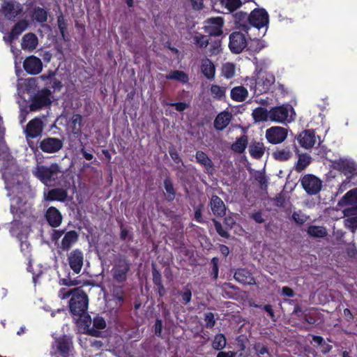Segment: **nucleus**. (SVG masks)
<instances>
[{
  "label": "nucleus",
  "instance_id": "nucleus-51",
  "mask_svg": "<svg viewBox=\"0 0 357 357\" xmlns=\"http://www.w3.org/2000/svg\"><path fill=\"white\" fill-rule=\"evenodd\" d=\"M195 43L200 47H206L208 44V38L206 36L202 34L195 35L194 37Z\"/></svg>",
  "mask_w": 357,
  "mask_h": 357
},
{
  "label": "nucleus",
  "instance_id": "nucleus-19",
  "mask_svg": "<svg viewBox=\"0 0 357 357\" xmlns=\"http://www.w3.org/2000/svg\"><path fill=\"white\" fill-rule=\"evenodd\" d=\"M22 11V6L16 2H4L1 6V13L8 20H13Z\"/></svg>",
  "mask_w": 357,
  "mask_h": 357
},
{
  "label": "nucleus",
  "instance_id": "nucleus-12",
  "mask_svg": "<svg viewBox=\"0 0 357 357\" xmlns=\"http://www.w3.org/2000/svg\"><path fill=\"white\" fill-rule=\"evenodd\" d=\"M224 20L221 17H211L205 21L204 31L211 36H220L222 33Z\"/></svg>",
  "mask_w": 357,
  "mask_h": 357
},
{
  "label": "nucleus",
  "instance_id": "nucleus-3",
  "mask_svg": "<svg viewBox=\"0 0 357 357\" xmlns=\"http://www.w3.org/2000/svg\"><path fill=\"white\" fill-rule=\"evenodd\" d=\"M58 296L61 300L70 297L69 307L71 313L77 317L86 318L85 314L88 308V298L82 289L63 287L59 291Z\"/></svg>",
  "mask_w": 357,
  "mask_h": 357
},
{
  "label": "nucleus",
  "instance_id": "nucleus-14",
  "mask_svg": "<svg viewBox=\"0 0 357 357\" xmlns=\"http://www.w3.org/2000/svg\"><path fill=\"white\" fill-rule=\"evenodd\" d=\"M68 261L70 268L75 273L78 274L84 264V254L79 250L75 249L68 255Z\"/></svg>",
  "mask_w": 357,
  "mask_h": 357
},
{
  "label": "nucleus",
  "instance_id": "nucleus-22",
  "mask_svg": "<svg viewBox=\"0 0 357 357\" xmlns=\"http://www.w3.org/2000/svg\"><path fill=\"white\" fill-rule=\"evenodd\" d=\"M129 270V264L125 259H119L112 269L114 278L122 282L126 280V274Z\"/></svg>",
  "mask_w": 357,
  "mask_h": 357
},
{
  "label": "nucleus",
  "instance_id": "nucleus-29",
  "mask_svg": "<svg viewBox=\"0 0 357 357\" xmlns=\"http://www.w3.org/2000/svg\"><path fill=\"white\" fill-rule=\"evenodd\" d=\"M234 278L238 282L244 284H253L255 283L250 272L245 268L238 269L234 273Z\"/></svg>",
  "mask_w": 357,
  "mask_h": 357
},
{
  "label": "nucleus",
  "instance_id": "nucleus-39",
  "mask_svg": "<svg viewBox=\"0 0 357 357\" xmlns=\"http://www.w3.org/2000/svg\"><path fill=\"white\" fill-rule=\"evenodd\" d=\"M202 71L208 79H212L215 75V66L208 59H204L202 63Z\"/></svg>",
  "mask_w": 357,
  "mask_h": 357
},
{
  "label": "nucleus",
  "instance_id": "nucleus-35",
  "mask_svg": "<svg viewBox=\"0 0 357 357\" xmlns=\"http://www.w3.org/2000/svg\"><path fill=\"white\" fill-rule=\"evenodd\" d=\"M78 236L75 231H70L64 235L61 243V248L67 250L77 241Z\"/></svg>",
  "mask_w": 357,
  "mask_h": 357
},
{
  "label": "nucleus",
  "instance_id": "nucleus-40",
  "mask_svg": "<svg viewBox=\"0 0 357 357\" xmlns=\"http://www.w3.org/2000/svg\"><path fill=\"white\" fill-rule=\"evenodd\" d=\"M168 79H174L182 83H186L188 81V76L183 71L173 70L166 75Z\"/></svg>",
  "mask_w": 357,
  "mask_h": 357
},
{
  "label": "nucleus",
  "instance_id": "nucleus-42",
  "mask_svg": "<svg viewBox=\"0 0 357 357\" xmlns=\"http://www.w3.org/2000/svg\"><path fill=\"white\" fill-rule=\"evenodd\" d=\"M310 162L311 157L308 154L300 155L296 166V171L302 172L310 165Z\"/></svg>",
  "mask_w": 357,
  "mask_h": 357
},
{
  "label": "nucleus",
  "instance_id": "nucleus-63",
  "mask_svg": "<svg viewBox=\"0 0 357 357\" xmlns=\"http://www.w3.org/2000/svg\"><path fill=\"white\" fill-rule=\"evenodd\" d=\"M220 51V42H215L214 45H212L211 48V54H217Z\"/></svg>",
  "mask_w": 357,
  "mask_h": 357
},
{
  "label": "nucleus",
  "instance_id": "nucleus-45",
  "mask_svg": "<svg viewBox=\"0 0 357 357\" xmlns=\"http://www.w3.org/2000/svg\"><path fill=\"white\" fill-rule=\"evenodd\" d=\"M292 155L291 152L288 149H283L276 151L273 153L274 158L280 161L289 160Z\"/></svg>",
  "mask_w": 357,
  "mask_h": 357
},
{
  "label": "nucleus",
  "instance_id": "nucleus-55",
  "mask_svg": "<svg viewBox=\"0 0 357 357\" xmlns=\"http://www.w3.org/2000/svg\"><path fill=\"white\" fill-rule=\"evenodd\" d=\"M93 326L97 329H102L106 326L105 321L102 317H97L93 319Z\"/></svg>",
  "mask_w": 357,
  "mask_h": 357
},
{
  "label": "nucleus",
  "instance_id": "nucleus-34",
  "mask_svg": "<svg viewBox=\"0 0 357 357\" xmlns=\"http://www.w3.org/2000/svg\"><path fill=\"white\" fill-rule=\"evenodd\" d=\"M249 153L255 159L261 158L265 153L264 144L261 142H252L249 146Z\"/></svg>",
  "mask_w": 357,
  "mask_h": 357
},
{
  "label": "nucleus",
  "instance_id": "nucleus-59",
  "mask_svg": "<svg viewBox=\"0 0 357 357\" xmlns=\"http://www.w3.org/2000/svg\"><path fill=\"white\" fill-rule=\"evenodd\" d=\"M58 25H59V28L60 29L61 33L62 34L63 37H64L65 31L66 29V22L64 21L63 16H61V15L58 17Z\"/></svg>",
  "mask_w": 357,
  "mask_h": 357
},
{
  "label": "nucleus",
  "instance_id": "nucleus-27",
  "mask_svg": "<svg viewBox=\"0 0 357 357\" xmlns=\"http://www.w3.org/2000/svg\"><path fill=\"white\" fill-rule=\"evenodd\" d=\"M67 192L61 188H56L48 191H44V199L47 201L63 202L66 199Z\"/></svg>",
  "mask_w": 357,
  "mask_h": 357
},
{
  "label": "nucleus",
  "instance_id": "nucleus-13",
  "mask_svg": "<svg viewBox=\"0 0 357 357\" xmlns=\"http://www.w3.org/2000/svg\"><path fill=\"white\" fill-rule=\"evenodd\" d=\"M247 40L241 32H234L229 36V48L234 53L238 54L246 47Z\"/></svg>",
  "mask_w": 357,
  "mask_h": 357
},
{
  "label": "nucleus",
  "instance_id": "nucleus-6",
  "mask_svg": "<svg viewBox=\"0 0 357 357\" xmlns=\"http://www.w3.org/2000/svg\"><path fill=\"white\" fill-rule=\"evenodd\" d=\"M33 174L45 185H54L63 176L61 168L56 163L50 166L37 165Z\"/></svg>",
  "mask_w": 357,
  "mask_h": 357
},
{
  "label": "nucleus",
  "instance_id": "nucleus-37",
  "mask_svg": "<svg viewBox=\"0 0 357 357\" xmlns=\"http://www.w3.org/2000/svg\"><path fill=\"white\" fill-rule=\"evenodd\" d=\"M252 117L256 122H263L270 120V110L263 107H257L252 112Z\"/></svg>",
  "mask_w": 357,
  "mask_h": 357
},
{
  "label": "nucleus",
  "instance_id": "nucleus-16",
  "mask_svg": "<svg viewBox=\"0 0 357 357\" xmlns=\"http://www.w3.org/2000/svg\"><path fill=\"white\" fill-rule=\"evenodd\" d=\"M63 147V142L56 137H47L43 139L40 143V149L47 153L58 152Z\"/></svg>",
  "mask_w": 357,
  "mask_h": 357
},
{
  "label": "nucleus",
  "instance_id": "nucleus-26",
  "mask_svg": "<svg viewBox=\"0 0 357 357\" xmlns=\"http://www.w3.org/2000/svg\"><path fill=\"white\" fill-rule=\"evenodd\" d=\"M45 217L49 224L53 227H59L62 221L60 212L54 207H50L47 209Z\"/></svg>",
  "mask_w": 357,
  "mask_h": 357
},
{
  "label": "nucleus",
  "instance_id": "nucleus-25",
  "mask_svg": "<svg viewBox=\"0 0 357 357\" xmlns=\"http://www.w3.org/2000/svg\"><path fill=\"white\" fill-rule=\"evenodd\" d=\"M234 22L243 31H245L251 38V35L248 31L250 30V15H248L246 13L238 12L234 15Z\"/></svg>",
  "mask_w": 357,
  "mask_h": 357
},
{
  "label": "nucleus",
  "instance_id": "nucleus-62",
  "mask_svg": "<svg viewBox=\"0 0 357 357\" xmlns=\"http://www.w3.org/2000/svg\"><path fill=\"white\" fill-rule=\"evenodd\" d=\"M54 76V73L52 71H49L47 73L44 74V75L40 76L39 77H37L36 79H38V81L39 79L45 81L47 79H51Z\"/></svg>",
  "mask_w": 357,
  "mask_h": 357
},
{
  "label": "nucleus",
  "instance_id": "nucleus-46",
  "mask_svg": "<svg viewBox=\"0 0 357 357\" xmlns=\"http://www.w3.org/2000/svg\"><path fill=\"white\" fill-rule=\"evenodd\" d=\"M221 4L231 12L238 8L242 2L241 0H221Z\"/></svg>",
  "mask_w": 357,
  "mask_h": 357
},
{
  "label": "nucleus",
  "instance_id": "nucleus-17",
  "mask_svg": "<svg viewBox=\"0 0 357 357\" xmlns=\"http://www.w3.org/2000/svg\"><path fill=\"white\" fill-rule=\"evenodd\" d=\"M50 103V91L48 89H43L36 94L32 104L31 105V109L37 110L43 107L49 105Z\"/></svg>",
  "mask_w": 357,
  "mask_h": 357
},
{
  "label": "nucleus",
  "instance_id": "nucleus-18",
  "mask_svg": "<svg viewBox=\"0 0 357 357\" xmlns=\"http://www.w3.org/2000/svg\"><path fill=\"white\" fill-rule=\"evenodd\" d=\"M23 66L26 72L30 75H38L43 70L41 60L35 56H28L24 60Z\"/></svg>",
  "mask_w": 357,
  "mask_h": 357
},
{
  "label": "nucleus",
  "instance_id": "nucleus-10",
  "mask_svg": "<svg viewBox=\"0 0 357 357\" xmlns=\"http://www.w3.org/2000/svg\"><path fill=\"white\" fill-rule=\"evenodd\" d=\"M301 185L306 192L309 195H316L322 186L321 181L317 176L312 174L305 175L301 178Z\"/></svg>",
  "mask_w": 357,
  "mask_h": 357
},
{
  "label": "nucleus",
  "instance_id": "nucleus-20",
  "mask_svg": "<svg viewBox=\"0 0 357 357\" xmlns=\"http://www.w3.org/2000/svg\"><path fill=\"white\" fill-rule=\"evenodd\" d=\"M43 128V121L35 118L29 122L24 132L27 137L36 138L41 134Z\"/></svg>",
  "mask_w": 357,
  "mask_h": 357
},
{
  "label": "nucleus",
  "instance_id": "nucleus-41",
  "mask_svg": "<svg viewBox=\"0 0 357 357\" xmlns=\"http://www.w3.org/2000/svg\"><path fill=\"white\" fill-rule=\"evenodd\" d=\"M113 297V299H108L107 297H105V299L108 305H112V302L114 301L115 303V305L113 307L117 308L121 305L123 300L122 289L121 288L116 289L114 291Z\"/></svg>",
  "mask_w": 357,
  "mask_h": 357
},
{
  "label": "nucleus",
  "instance_id": "nucleus-30",
  "mask_svg": "<svg viewBox=\"0 0 357 357\" xmlns=\"http://www.w3.org/2000/svg\"><path fill=\"white\" fill-rule=\"evenodd\" d=\"M196 160L198 163L204 167L208 174H212L213 172V164L207 155L201 151L196 153Z\"/></svg>",
  "mask_w": 357,
  "mask_h": 357
},
{
  "label": "nucleus",
  "instance_id": "nucleus-1",
  "mask_svg": "<svg viewBox=\"0 0 357 357\" xmlns=\"http://www.w3.org/2000/svg\"><path fill=\"white\" fill-rule=\"evenodd\" d=\"M5 128L3 118L0 116V151L3 153V178L5 181L6 188L9 192L8 196L12 194H20L29 188L26 182V176L15 165L13 158L8 153V148L4 141Z\"/></svg>",
  "mask_w": 357,
  "mask_h": 357
},
{
  "label": "nucleus",
  "instance_id": "nucleus-2",
  "mask_svg": "<svg viewBox=\"0 0 357 357\" xmlns=\"http://www.w3.org/2000/svg\"><path fill=\"white\" fill-rule=\"evenodd\" d=\"M20 197L13 198L10 204L11 213L14 215V220L10 228L13 236L19 239L21 251L27 255L29 252V243L23 240L29 232L30 226L36 221L33 214L31 205L29 203H22Z\"/></svg>",
  "mask_w": 357,
  "mask_h": 357
},
{
  "label": "nucleus",
  "instance_id": "nucleus-4",
  "mask_svg": "<svg viewBox=\"0 0 357 357\" xmlns=\"http://www.w3.org/2000/svg\"><path fill=\"white\" fill-rule=\"evenodd\" d=\"M275 79L273 74L267 72H259L252 77H247L244 79V84L255 95L266 93L269 90Z\"/></svg>",
  "mask_w": 357,
  "mask_h": 357
},
{
  "label": "nucleus",
  "instance_id": "nucleus-36",
  "mask_svg": "<svg viewBox=\"0 0 357 357\" xmlns=\"http://www.w3.org/2000/svg\"><path fill=\"white\" fill-rule=\"evenodd\" d=\"M248 144V139L246 135H242L237 138L231 144V149L236 153H242L245 151Z\"/></svg>",
  "mask_w": 357,
  "mask_h": 357
},
{
  "label": "nucleus",
  "instance_id": "nucleus-48",
  "mask_svg": "<svg viewBox=\"0 0 357 357\" xmlns=\"http://www.w3.org/2000/svg\"><path fill=\"white\" fill-rule=\"evenodd\" d=\"M226 345V339L222 334L215 335L213 342V347L216 350L222 349Z\"/></svg>",
  "mask_w": 357,
  "mask_h": 357
},
{
  "label": "nucleus",
  "instance_id": "nucleus-11",
  "mask_svg": "<svg viewBox=\"0 0 357 357\" xmlns=\"http://www.w3.org/2000/svg\"><path fill=\"white\" fill-rule=\"evenodd\" d=\"M287 137V129L280 126H273L266 131V138L273 144L283 142Z\"/></svg>",
  "mask_w": 357,
  "mask_h": 357
},
{
  "label": "nucleus",
  "instance_id": "nucleus-44",
  "mask_svg": "<svg viewBox=\"0 0 357 357\" xmlns=\"http://www.w3.org/2000/svg\"><path fill=\"white\" fill-rule=\"evenodd\" d=\"M236 73V66L232 63H226L222 65V74L227 79L233 77Z\"/></svg>",
  "mask_w": 357,
  "mask_h": 357
},
{
  "label": "nucleus",
  "instance_id": "nucleus-8",
  "mask_svg": "<svg viewBox=\"0 0 357 357\" xmlns=\"http://www.w3.org/2000/svg\"><path fill=\"white\" fill-rule=\"evenodd\" d=\"M268 24L269 15L265 9L261 8H255L250 13V30L252 27L258 30L264 29L265 30L261 35L264 36L268 29Z\"/></svg>",
  "mask_w": 357,
  "mask_h": 357
},
{
  "label": "nucleus",
  "instance_id": "nucleus-60",
  "mask_svg": "<svg viewBox=\"0 0 357 357\" xmlns=\"http://www.w3.org/2000/svg\"><path fill=\"white\" fill-rule=\"evenodd\" d=\"M181 296H182L183 300L185 302V303H188L191 300L192 294H191L190 290L186 289L185 291H184L182 293Z\"/></svg>",
  "mask_w": 357,
  "mask_h": 357
},
{
  "label": "nucleus",
  "instance_id": "nucleus-28",
  "mask_svg": "<svg viewBox=\"0 0 357 357\" xmlns=\"http://www.w3.org/2000/svg\"><path fill=\"white\" fill-rule=\"evenodd\" d=\"M38 44L37 36L34 33H29L23 36L21 46L23 50L31 52L36 49Z\"/></svg>",
  "mask_w": 357,
  "mask_h": 357
},
{
  "label": "nucleus",
  "instance_id": "nucleus-31",
  "mask_svg": "<svg viewBox=\"0 0 357 357\" xmlns=\"http://www.w3.org/2000/svg\"><path fill=\"white\" fill-rule=\"evenodd\" d=\"M230 96L234 101L241 102L248 97V91L243 86H235L231 90Z\"/></svg>",
  "mask_w": 357,
  "mask_h": 357
},
{
  "label": "nucleus",
  "instance_id": "nucleus-50",
  "mask_svg": "<svg viewBox=\"0 0 357 357\" xmlns=\"http://www.w3.org/2000/svg\"><path fill=\"white\" fill-rule=\"evenodd\" d=\"M28 26V22L26 20H21L18 22L13 28L12 31L13 34L15 36H19L21 34L24 30L26 29Z\"/></svg>",
  "mask_w": 357,
  "mask_h": 357
},
{
  "label": "nucleus",
  "instance_id": "nucleus-33",
  "mask_svg": "<svg viewBox=\"0 0 357 357\" xmlns=\"http://www.w3.org/2000/svg\"><path fill=\"white\" fill-rule=\"evenodd\" d=\"M231 114L228 112L219 114L215 119L214 126L217 130H221L225 128L229 123Z\"/></svg>",
  "mask_w": 357,
  "mask_h": 357
},
{
  "label": "nucleus",
  "instance_id": "nucleus-56",
  "mask_svg": "<svg viewBox=\"0 0 357 357\" xmlns=\"http://www.w3.org/2000/svg\"><path fill=\"white\" fill-rule=\"evenodd\" d=\"M59 284L61 285L72 287L76 286L79 284L77 280H71L70 278H63L60 280Z\"/></svg>",
  "mask_w": 357,
  "mask_h": 357
},
{
  "label": "nucleus",
  "instance_id": "nucleus-32",
  "mask_svg": "<svg viewBox=\"0 0 357 357\" xmlns=\"http://www.w3.org/2000/svg\"><path fill=\"white\" fill-rule=\"evenodd\" d=\"M211 207L215 215L222 216L225 213V205L218 196H213L211 197Z\"/></svg>",
  "mask_w": 357,
  "mask_h": 357
},
{
  "label": "nucleus",
  "instance_id": "nucleus-7",
  "mask_svg": "<svg viewBox=\"0 0 357 357\" xmlns=\"http://www.w3.org/2000/svg\"><path fill=\"white\" fill-rule=\"evenodd\" d=\"M270 121L279 123H289L294 121L296 113L290 105H283L270 109Z\"/></svg>",
  "mask_w": 357,
  "mask_h": 357
},
{
  "label": "nucleus",
  "instance_id": "nucleus-38",
  "mask_svg": "<svg viewBox=\"0 0 357 357\" xmlns=\"http://www.w3.org/2000/svg\"><path fill=\"white\" fill-rule=\"evenodd\" d=\"M306 231L309 236L314 238H323L328 234L326 229L322 226L310 225Z\"/></svg>",
  "mask_w": 357,
  "mask_h": 357
},
{
  "label": "nucleus",
  "instance_id": "nucleus-21",
  "mask_svg": "<svg viewBox=\"0 0 357 357\" xmlns=\"http://www.w3.org/2000/svg\"><path fill=\"white\" fill-rule=\"evenodd\" d=\"M344 225L351 231L357 228V206L344 210Z\"/></svg>",
  "mask_w": 357,
  "mask_h": 357
},
{
  "label": "nucleus",
  "instance_id": "nucleus-23",
  "mask_svg": "<svg viewBox=\"0 0 357 357\" xmlns=\"http://www.w3.org/2000/svg\"><path fill=\"white\" fill-rule=\"evenodd\" d=\"M38 89V79L31 77L26 79H20L17 84L19 93L27 92L34 93Z\"/></svg>",
  "mask_w": 357,
  "mask_h": 357
},
{
  "label": "nucleus",
  "instance_id": "nucleus-43",
  "mask_svg": "<svg viewBox=\"0 0 357 357\" xmlns=\"http://www.w3.org/2000/svg\"><path fill=\"white\" fill-rule=\"evenodd\" d=\"M226 90H227L226 87L220 86L216 84H213L211 86V89H210L211 96L214 98L218 99V100L222 99L223 98L225 97Z\"/></svg>",
  "mask_w": 357,
  "mask_h": 357
},
{
  "label": "nucleus",
  "instance_id": "nucleus-49",
  "mask_svg": "<svg viewBox=\"0 0 357 357\" xmlns=\"http://www.w3.org/2000/svg\"><path fill=\"white\" fill-rule=\"evenodd\" d=\"M344 201L349 204L357 202V188L349 190L346 193L343 198Z\"/></svg>",
  "mask_w": 357,
  "mask_h": 357
},
{
  "label": "nucleus",
  "instance_id": "nucleus-57",
  "mask_svg": "<svg viewBox=\"0 0 357 357\" xmlns=\"http://www.w3.org/2000/svg\"><path fill=\"white\" fill-rule=\"evenodd\" d=\"M254 349L259 355H264L268 354L267 348L261 343L255 344Z\"/></svg>",
  "mask_w": 357,
  "mask_h": 357
},
{
  "label": "nucleus",
  "instance_id": "nucleus-53",
  "mask_svg": "<svg viewBox=\"0 0 357 357\" xmlns=\"http://www.w3.org/2000/svg\"><path fill=\"white\" fill-rule=\"evenodd\" d=\"M165 188L167 192L169 194L168 199H172L174 197V190L171 181L168 179L165 181Z\"/></svg>",
  "mask_w": 357,
  "mask_h": 357
},
{
  "label": "nucleus",
  "instance_id": "nucleus-5",
  "mask_svg": "<svg viewBox=\"0 0 357 357\" xmlns=\"http://www.w3.org/2000/svg\"><path fill=\"white\" fill-rule=\"evenodd\" d=\"M332 167L346 177L340 187L342 191L350 187L351 183H354V180L357 176V165L354 160L350 158H339L332 162Z\"/></svg>",
  "mask_w": 357,
  "mask_h": 357
},
{
  "label": "nucleus",
  "instance_id": "nucleus-9",
  "mask_svg": "<svg viewBox=\"0 0 357 357\" xmlns=\"http://www.w3.org/2000/svg\"><path fill=\"white\" fill-rule=\"evenodd\" d=\"M301 147L310 149L315 145H319L321 140L313 130H305L299 133L296 137Z\"/></svg>",
  "mask_w": 357,
  "mask_h": 357
},
{
  "label": "nucleus",
  "instance_id": "nucleus-64",
  "mask_svg": "<svg viewBox=\"0 0 357 357\" xmlns=\"http://www.w3.org/2000/svg\"><path fill=\"white\" fill-rule=\"evenodd\" d=\"M193 8L199 10L202 8L203 1L202 0H190Z\"/></svg>",
  "mask_w": 357,
  "mask_h": 357
},
{
  "label": "nucleus",
  "instance_id": "nucleus-24",
  "mask_svg": "<svg viewBox=\"0 0 357 357\" xmlns=\"http://www.w3.org/2000/svg\"><path fill=\"white\" fill-rule=\"evenodd\" d=\"M84 124V122L81 115L73 114L68 122V130L75 135H80Z\"/></svg>",
  "mask_w": 357,
  "mask_h": 357
},
{
  "label": "nucleus",
  "instance_id": "nucleus-47",
  "mask_svg": "<svg viewBox=\"0 0 357 357\" xmlns=\"http://www.w3.org/2000/svg\"><path fill=\"white\" fill-rule=\"evenodd\" d=\"M33 18L38 22H44L47 19V13L44 9L37 8L33 10Z\"/></svg>",
  "mask_w": 357,
  "mask_h": 357
},
{
  "label": "nucleus",
  "instance_id": "nucleus-52",
  "mask_svg": "<svg viewBox=\"0 0 357 357\" xmlns=\"http://www.w3.org/2000/svg\"><path fill=\"white\" fill-rule=\"evenodd\" d=\"M294 220L300 225L303 224L307 220V216L301 212H294L292 215Z\"/></svg>",
  "mask_w": 357,
  "mask_h": 357
},
{
  "label": "nucleus",
  "instance_id": "nucleus-15",
  "mask_svg": "<svg viewBox=\"0 0 357 357\" xmlns=\"http://www.w3.org/2000/svg\"><path fill=\"white\" fill-rule=\"evenodd\" d=\"M54 348L63 357H68L73 348L71 340L66 335L56 338L52 344V349Z\"/></svg>",
  "mask_w": 357,
  "mask_h": 357
},
{
  "label": "nucleus",
  "instance_id": "nucleus-58",
  "mask_svg": "<svg viewBox=\"0 0 357 357\" xmlns=\"http://www.w3.org/2000/svg\"><path fill=\"white\" fill-rule=\"evenodd\" d=\"M205 321L208 327H213L215 324L214 315L209 312L205 314Z\"/></svg>",
  "mask_w": 357,
  "mask_h": 357
},
{
  "label": "nucleus",
  "instance_id": "nucleus-61",
  "mask_svg": "<svg viewBox=\"0 0 357 357\" xmlns=\"http://www.w3.org/2000/svg\"><path fill=\"white\" fill-rule=\"evenodd\" d=\"M171 105L174 106L178 112H183L188 107V105L184 102L171 104Z\"/></svg>",
  "mask_w": 357,
  "mask_h": 357
},
{
  "label": "nucleus",
  "instance_id": "nucleus-54",
  "mask_svg": "<svg viewBox=\"0 0 357 357\" xmlns=\"http://www.w3.org/2000/svg\"><path fill=\"white\" fill-rule=\"evenodd\" d=\"M213 222H214V226H215V228L217 232L221 236L225 237V238H227L229 236L228 233H227V231L225 229H224L222 228V225L219 222H218V221H216L215 220H213Z\"/></svg>",
  "mask_w": 357,
  "mask_h": 357
}]
</instances>
